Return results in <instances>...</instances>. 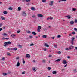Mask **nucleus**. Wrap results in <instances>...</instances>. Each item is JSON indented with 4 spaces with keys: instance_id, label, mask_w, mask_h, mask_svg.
I'll return each mask as SVG.
<instances>
[{
    "instance_id": "f257e3e1",
    "label": "nucleus",
    "mask_w": 77,
    "mask_h": 77,
    "mask_svg": "<svg viewBox=\"0 0 77 77\" xmlns=\"http://www.w3.org/2000/svg\"><path fill=\"white\" fill-rule=\"evenodd\" d=\"M41 29V26H38L37 29V31L38 32H40V30Z\"/></svg>"
},
{
    "instance_id": "f03ea898",
    "label": "nucleus",
    "mask_w": 77,
    "mask_h": 77,
    "mask_svg": "<svg viewBox=\"0 0 77 77\" xmlns=\"http://www.w3.org/2000/svg\"><path fill=\"white\" fill-rule=\"evenodd\" d=\"M26 15V12L24 11L23 12L22 14V16H23V17H25Z\"/></svg>"
},
{
    "instance_id": "7ed1b4c3",
    "label": "nucleus",
    "mask_w": 77,
    "mask_h": 77,
    "mask_svg": "<svg viewBox=\"0 0 77 77\" xmlns=\"http://www.w3.org/2000/svg\"><path fill=\"white\" fill-rule=\"evenodd\" d=\"M37 16L40 18H42V17H43V15L40 14H38Z\"/></svg>"
},
{
    "instance_id": "20e7f679",
    "label": "nucleus",
    "mask_w": 77,
    "mask_h": 77,
    "mask_svg": "<svg viewBox=\"0 0 77 77\" xmlns=\"http://www.w3.org/2000/svg\"><path fill=\"white\" fill-rule=\"evenodd\" d=\"M44 46H45V47H49V45H48L47 44V43H44Z\"/></svg>"
},
{
    "instance_id": "39448f33",
    "label": "nucleus",
    "mask_w": 77,
    "mask_h": 77,
    "mask_svg": "<svg viewBox=\"0 0 77 77\" xmlns=\"http://www.w3.org/2000/svg\"><path fill=\"white\" fill-rule=\"evenodd\" d=\"M26 56L27 58H30V54H27L26 55Z\"/></svg>"
},
{
    "instance_id": "423d86ee",
    "label": "nucleus",
    "mask_w": 77,
    "mask_h": 77,
    "mask_svg": "<svg viewBox=\"0 0 77 77\" xmlns=\"http://www.w3.org/2000/svg\"><path fill=\"white\" fill-rule=\"evenodd\" d=\"M74 24V22L73 21H71L70 22V24L71 25Z\"/></svg>"
},
{
    "instance_id": "0eeeda50",
    "label": "nucleus",
    "mask_w": 77,
    "mask_h": 77,
    "mask_svg": "<svg viewBox=\"0 0 77 77\" xmlns=\"http://www.w3.org/2000/svg\"><path fill=\"white\" fill-rule=\"evenodd\" d=\"M20 62H19V61H18L17 64V66L18 67L20 66Z\"/></svg>"
},
{
    "instance_id": "6e6552de",
    "label": "nucleus",
    "mask_w": 77,
    "mask_h": 77,
    "mask_svg": "<svg viewBox=\"0 0 77 77\" xmlns=\"http://www.w3.org/2000/svg\"><path fill=\"white\" fill-rule=\"evenodd\" d=\"M63 64H66V63H67V62L65 60H63Z\"/></svg>"
},
{
    "instance_id": "1a4fd4ad",
    "label": "nucleus",
    "mask_w": 77,
    "mask_h": 77,
    "mask_svg": "<svg viewBox=\"0 0 77 77\" xmlns=\"http://www.w3.org/2000/svg\"><path fill=\"white\" fill-rule=\"evenodd\" d=\"M31 10H32V11H35L36 10V8L32 7L31 8Z\"/></svg>"
},
{
    "instance_id": "9d476101",
    "label": "nucleus",
    "mask_w": 77,
    "mask_h": 77,
    "mask_svg": "<svg viewBox=\"0 0 77 77\" xmlns=\"http://www.w3.org/2000/svg\"><path fill=\"white\" fill-rule=\"evenodd\" d=\"M6 54L7 56H11V54L9 52H7Z\"/></svg>"
},
{
    "instance_id": "9b49d317",
    "label": "nucleus",
    "mask_w": 77,
    "mask_h": 77,
    "mask_svg": "<svg viewBox=\"0 0 77 77\" xmlns=\"http://www.w3.org/2000/svg\"><path fill=\"white\" fill-rule=\"evenodd\" d=\"M16 36V35L15 34H12L11 35V37H12V38H15Z\"/></svg>"
},
{
    "instance_id": "f8f14e48",
    "label": "nucleus",
    "mask_w": 77,
    "mask_h": 77,
    "mask_svg": "<svg viewBox=\"0 0 77 77\" xmlns=\"http://www.w3.org/2000/svg\"><path fill=\"white\" fill-rule=\"evenodd\" d=\"M74 48V47L73 46H71L69 48L70 49H72L73 48Z\"/></svg>"
},
{
    "instance_id": "ddd939ff",
    "label": "nucleus",
    "mask_w": 77,
    "mask_h": 77,
    "mask_svg": "<svg viewBox=\"0 0 77 77\" xmlns=\"http://www.w3.org/2000/svg\"><path fill=\"white\" fill-rule=\"evenodd\" d=\"M60 60H61L60 59H58L55 60V62H60Z\"/></svg>"
},
{
    "instance_id": "4468645a",
    "label": "nucleus",
    "mask_w": 77,
    "mask_h": 77,
    "mask_svg": "<svg viewBox=\"0 0 77 77\" xmlns=\"http://www.w3.org/2000/svg\"><path fill=\"white\" fill-rule=\"evenodd\" d=\"M52 73L53 74H56V71H53V72H52Z\"/></svg>"
},
{
    "instance_id": "2eb2a0df",
    "label": "nucleus",
    "mask_w": 77,
    "mask_h": 77,
    "mask_svg": "<svg viewBox=\"0 0 77 77\" xmlns=\"http://www.w3.org/2000/svg\"><path fill=\"white\" fill-rule=\"evenodd\" d=\"M53 2L51 1V4H50V6H53Z\"/></svg>"
},
{
    "instance_id": "dca6fc26",
    "label": "nucleus",
    "mask_w": 77,
    "mask_h": 77,
    "mask_svg": "<svg viewBox=\"0 0 77 77\" xmlns=\"http://www.w3.org/2000/svg\"><path fill=\"white\" fill-rule=\"evenodd\" d=\"M3 14L5 15H6L8 14V12L6 11H5L3 12Z\"/></svg>"
},
{
    "instance_id": "f3484780",
    "label": "nucleus",
    "mask_w": 77,
    "mask_h": 77,
    "mask_svg": "<svg viewBox=\"0 0 77 77\" xmlns=\"http://www.w3.org/2000/svg\"><path fill=\"white\" fill-rule=\"evenodd\" d=\"M42 38H47V35H44L42 36Z\"/></svg>"
},
{
    "instance_id": "a211bd4d",
    "label": "nucleus",
    "mask_w": 77,
    "mask_h": 77,
    "mask_svg": "<svg viewBox=\"0 0 77 77\" xmlns=\"http://www.w3.org/2000/svg\"><path fill=\"white\" fill-rule=\"evenodd\" d=\"M66 17L68 18V19H70V18H71V17L69 16V15L68 16H66Z\"/></svg>"
},
{
    "instance_id": "6ab92c4d",
    "label": "nucleus",
    "mask_w": 77,
    "mask_h": 77,
    "mask_svg": "<svg viewBox=\"0 0 77 77\" xmlns=\"http://www.w3.org/2000/svg\"><path fill=\"white\" fill-rule=\"evenodd\" d=\"M8 9L9 10H11V11H12L13 9V8H12L10 7L8 8Z\"/></svg>"
},
{
    "instance_id": "aec40b11",
    "label": "nucleus",
    "mask_w": 77,
    "mask_h": 77,
    "mask_svg": "<svg viewBox=\"0 0 77 77\" xmlns=\"http://www.w3.org/2000/svg\"><path fill=\"white\" fill-rule=\"evenodd\" d=\"M18 11H20V10L21 9V8L20 7H19L18 8Z\"/></svg>"
},
{
    "instance_id": "412c9836",
    "label": "nucleus",
    "mask_w": 77,
    "mask_h": 77,
    "mask_svg": "<svg viewBox=\"0 0 77 77\" xmlns=\"http://www.w3.org/2000/svg\"><path fill=\"white\" fill-rule=\"evenodd\" d=\"M4 44H5L6 45H8V42H5Z\"/></svg>"
},
{
    "instance_id": "4be33fe9",
    "label": "nucleus",
    "mask_w": 77,
    "mask_h": 77,
    "mask_svg": "<svg viewBox=\"0 0 77 77\" xmlns=\"http://www.w3.org/2000/svg\"><path fill=\"white\" fill-rule=\"evenodd\" d=\"M17 49H18V48H14L13 49V50H17Z\"/></svg>"
},
{
    "instance_id": "5701e85b",
    "label": "nucleus",
    "mask_w": 77,
    "mask_h": 77,
    "mask_svg": "<svg viewBox=\"0 0 77 77\" xmlns=\"http://www.w3.org/2000/svg\"><path fill=\"white\" fill-rule=\"evenodd\" d=\"M1 18L2 20H5V17H4L3 16L1 17Z\"/></svg>"
},
{
    "instance_id": "b1692460",
    "label": "nucleus",
    "mask_w": 77,
    "mask_h": 77,
    "mask_svg": "<svg viewBox=\"0 0 77 77\" xmlns=\"http://www.w3.org/2000/svg\"><path fill=\"white\" fill-rule=\"evenodd\" d=\"M76 8H73L72 9V11H75L76 10Z\"/></svg>"
},
{
    "instance_id": "393cba45",
    "label": "nucleus",
    "mask_w": 77,
    "mask_h": 77,
    "mask_svg": "<svg viewBox=\"0 0 77 77\" xmlns=\"http://www.w3.org/2000/svg\"><path fill=\"white\" fill-rule=\"evenodd\" d=\"M32 33L33 35H36V33L35 32H32Z\"/></svg>"
},
{
    "instance_id": "a878e982",
    "label": "nucleus",
    "mask_w": 77,
    "mask_h": 77,
    "mask_svg": "<svg viewBox=\"0 0 77 77\" xmlns=\"http://www.w3.org/2000/svg\"><path fill=\"white\" fill-rule=\"evenodd\" d=\"M8 44L9 45H10V44H12V42H10V41H8Z\"/></svg>"
},
{
    "instance_id": "bb28decb",
    "label": "nucleus",
    "mask_w": 77,
    "mask_h": 77,
    "mask_svg": "<svg viewBox=\"0 0 77 77\" xmlns=\"http://www.w3.org/2000/svg\"><path fill=\"white\" fill-rule=\"evenodd\" d=\"M46 61L45 60H42V62H43V63H45Z\"/></svg>"
},
{
    "instance_id": "cd10ccee",
    "label": "nucleus",
    "mask_w": 77,
    "mask_h": 77,
    "mask_svg": "<svg viewBox=\"0 0 77 77\" xmlns=\"http://www.w3.org/2000/svg\"><path fill=\"white\" fill-rule=\"evenodd\" d=\"M75 39V38L72 37V41H74V40Z\"/></svg>"
},
{
    "instance_id": "c85d7f7f",
    "label": "nucleus",
    "mask_w": 77,
    "mask_h": 77,
    "mask_svg": "<svg viewBox=\"0 0 77 77\" xmlns=\"http://www.w3.org/2000/svg\"><path fill=\"white\" fill-rule=\"evenodd\" d=\"M29 38L30 39H31V38H32L33 37V35H30L29 36Z\"/></svg>"
},
{
    "instance_id": "c756f323",
    "label": "nucleus",
    "mask_w": 77,
    "mask_h": 77,
    "mask_svg": "<svg viewBox=\"0 0 77 77\" xmlns=\"http://www.w3.org/2000/svg\"><path fill=\"white\" fill-rule=\"evenodd\" d=\"M50 18H52V17L50 16L48 18H47V20H49V19H50Z\"/></svg>"
},
{
    "instance_id": "7c9ffc66",
    "label": "nucleus",
    "mask_w": 77,
    "mask_h": 77,
    "mask_svg": "<svg viewBox=\"0 0 77 77\" xmlns=\"http://www.w3.org/2000/svg\"><path fill=\"white\" fill-rule=\"evenodd\" d=\"M72 34L73 35H75V32L74 31L72 32Z\"/></svg>"
},
{
    "instance_id": "2f4dec72",
    "label": "nucleus",
    "mask_w": 77,
    "mask_h": 77,
    "mask_svg": "<svg viewBox=\"0 0 77 77\" xmlns=\"http://www.w3.org/2000/svg\"><path fill=\"white\" fill-rule=\"evenodd\" d=\"M70 48H66L65 49V50H69Z\"/></svg>"
},
{
    "instance_id": "473e14b6",
    "label": "nucleus",
    "mask_w": 77,
    "mask_h": 77,
    "mask_svg": "<svg viewBox=\"0 0 77 77\" xmlns=\"http://www.w3.org/2000/svg\"><path fill=\"white\" fill-rule=\"evenodd\" d=\"M71 43L72 45H73V44H74V41H71Z\"/></svg>"
},
{
    "instance_id": "72a5a7b5",
    "label": "nucleus",
    "mask_w": 77,
    "mask_h": 77,
    "mask_svg": "<svg viewBox=\"0 0 77 77\" xmlns=\"http://www.w3.org/2000/svg\"><path fill=\"white\" fill-rule=\"evenodd\" d=\"M60 37H61V35H58L57 36V38H60Z\"/></svg>"
},
{
    "instance_id": "f704fd0d",
    "label": "nucleus",
    "mask_w": 77,
    "mask_h": 77,
    "mask_svg": "<svg viewBox=\"0 0 77 77\" xmlns=\"http://www.w3.org/2000/svg\"><path fill=\"white\" fill-rule=\"evenodd\" d=\"M54 45V47L56 48H57V45Z\"/></svg>"
},
{
    "instance_id": "c9c22d12",
    "label": "nucleus",
    "mask_w": 77,
    "mask_h": 77,
    "mask_svg": "<svg viewBox=\"0 0 77 77\" xmlns=\"http://www.w3.org/2000/svg\"><path fill=\"white\" fill-rule=\"evenodd\" d=\"M35 69V68H33V70L35 72V71H36V69Z\"/></svg>"
},
{
    "instance_id": "e433bc0d",
    "label": "nucleus",
    "mask_w": 77,
    "mask_h": 77,
    "mask_svg": "<svg viewBox=\"0 0 77 77\" xmlns=\"http://www.w3.org/2000/svg\"><path fill=\"white\" fill-rule=\"evenodd\" d=\"M22 74H26V72H25V71L22 72Z\"/></svg>"
},
{
    "instance_id": "4c0bfd02",
    "label": "nucleus",
    "mask_w": 77,
    "mask_h": 77,
    "mask_svg": "<svg viewBox=\"0 0 77 77\" xmlns=\"http://www.w3.org/2000/svg\"><path fill=\"white\" fill-rule=\"evenodd\" d=\"M46 1H47V0H42V2H43V3L45 2Z\"/></svg>"
},
{
    "instance_id": "58836bf2",
    "label": "nucleus",
    "mask_w": 77,
    "mask_h": 77,
    "mask_svg": "<svg viewBox=\"0 0 77 77\" xmlns=\"http://www.w3.org/2000/svg\"><path fill=\"white\" fill-rule=\"evenodd\" d=\"M74 30H75V31H76V32H77V29L75 28L74 29Z\"/></svg>"
},
{
    "instance_id": "ea45409f",
    "label": "nucleus",
    "mask_w": 77,
    "mask_h": 77,
    "mask_svg": "<svg viewBox=\"0 0 77 77\" xmlns=\"http://www.w3.org/2000/svg\"><path fill=\"white\" fill-rule=\"evenodd\" d=\"M30 46H33L34 45V44L33 43H32L30 44Z\"/></svg>"
},
{
    "instance_id": "a19ab883",
    "label": "nucleus",
    "mask_w": 77,
    "mask_h": 77,
    "mask_svg": "<svg viewBox=\"0 0 77 77\" xmlns=\"http://www.w3.org/2000/svg\"><path fill=\"white\" fill-rule=\"evenodd\" d=\"M2 60L4 61L5 60V58L4 57H3L2 58Z\"/></svg>"
},
{
    "instance_id": "79ce46f5",
    "label": "nucleus",
    "mask_w": 77,
    "mask_h": 77,
    "mask_svg": "<svg viewBox=\"0 0 77 77\" xmlns=\"http://www.w3.org/2000/svg\"><path fill=\"white\" fill-rule=\"evenodd\" d=\"M25 1H26L27 2H30V0H25Z\"/></svg>"
},
{
    "instance_id": "37998d69",
    "label": "nucleus",
    "mask_w": 77,
    "mask_h": 77,
    "mask_svg": "<svg viewBox=\"0 0 77 77\" xmlns=\"http://www.w3.org/2000/svg\"><path fill=\"white\" fill-rule=\"evenodd\" d=\"M19 47L20 48H21L22 47V46H21V45H18Z\"/></svg>"
},
{
    "instance_id": "c03bdc74",
    "label": "nucleus",
    "mask_w": 77,
    "mask_h": 77,
    "mask_svg": "<svg viewBox=\"0 0 77 77\" xmlns=\"http://www.w3.org/2000/svg\"><path fill=\"white\" fill-rule=\"evenodd\" d=\"M3 35H4V36H8V35H7L5 33H4Z\"/></svg>"
},
{
    "instance_id": "a18cd8bd",
    "label": "nucleus",
    "mask_w": 77,
    "mask_h": 77,
    "mask_svg": "<svg viewBox=\"0 0 77 77\" xmlns=\"http://www.w3.org/2000/svg\"><path fill=\"white\" fill-rule=\"evenodd\" d=\"M3 75H7V74H6V73H3Z\"/></svg>"
},
{
    "instance_id": "49530a36",
    "label": "nucleus",
    "mask_w": 77,
    "mask_h": 77,
    "mask_svg": "<svg viewBox=\"0 0 77 77\" xmlns=\"http://www.w3.org/2000/svg\"><path fill=\"white\" fill-rule=\"evenodd\" d=\"M48 70H50V69H51V67H48Z\"/></svg>"
},
{
    "instance_id": "de8ad7c7",
    "label": "nucleus",
    "mask_w": 77,
    "mask_h": 77,
    "mask_svg": "<svg viewBox=\"0 0 77 77\" xmlns=\"http://www.w3.org/2000/svg\"><path fill=\"white\" fill-rule=\"evenodd\" d=\"M74 72H77V70H76V69H75L74 70H73Z\"/></svg>"
},
{
    "instance_id": "09e8293b",
    "label": "nucleus",
    "mask_w": 77,
    "mask_h": 77,
    "mask_svg": "<svg viewBox=\"0 0 77 77\" xmlns=\"http://www.w3.org/2000/svg\"><path fill=\"white\" fill-rule=\"evenodd\" d=\"M8 74H12V72H11L9 71L8 72Z\"/></svg>"
},
{
    "instance_id": "8fccbe9b",
    "label": "nucleus",
    "mask_w": 77,
    "mask_h": 77,
    "mask_svg": "<svg viewBox=\"0 0 77 77\" xmlns=\"http://www.w3.org/2000/svg\"><path fill=\"white\" fill-rule=\"evenodd\" d=\"M75 23H77V19H75Z\"/></svg>"
},
{
    "instance_id": "3c124183",
    "label": "nucleus",
    "mask_w": 77,
    "mask_h": 77,
    "mask_svg": "<svg viewBox=\"0 0 77 77\" xmlns=\"http://www.w3.org/2000/svg\"><path fill=\"white\" fill-rule=\"evenodd\" d=\"M26 63V61H24V60H23V64H24V63Z\"/></svg>"
},
{
    "instance_id": "603ef678",
    "label": "nucleus",
    "mask_w": 77,
    "mask_h": 77,
    "mask_svg": "<svg viewBox=\"0 0 77 77\" xmlns=\"http://www.w3.org/2000/svg\"><path fill=\"white\" fill-rule=\"evenodd\" d=\"M32 18H35V15H33L32 16Z\"/></svg>"
},
{
    "instance_id": "864d4df0",
    "label": "nucleus",
    "mask_w": 77,
    "mask_h": 77,
    "mask_svg": "<svg viewBox=\"0 0 77 77\" xmlns=\"http://www.w3.org/2000/svg\"><path fill=\"white\" fill-rule=\"evenodd\" d=\"M2 25H3V24H2V23H0V27L1 26H2Z\"/></svg>"
},
{
    "instance_id": "5fc2aeb1",
    "label": "nucleus",
    "mask_w": 77,
    "mask_h": 77,
    "mask_svg": "<svg viewBox=\"0 0 77 77\" xmlns=\"http://www.w3.org/2000/svg\"><path fill=\"white\" fill-rule=\"evenodd\" d=\"M8 50H13V49L12 48H8Z\"/></svg>"
},
{
    "instance_id": "6e6d98bb",
    "label": "nucleus",
    "mask_w": 77,
    "mask_h": 77,
    "mask_svg": "<svg viewBox=\"0 0 77 77\" xmlns=\"http://www.w3.org/2000/svg\"><path fill=\"white\" fill-rule=\"evenodd\" d=\"M44 51H47V49L46 48L44 49H43Z\"/></svg>"
},
{
    "instance_id": "4d7b16f0",
    "label": "nucleus",
    "mask_w": 77,
    "mask_h": 77,
    "mask_svg": "<svg viewBox=\"0 0 77 77\" xmlns=\"http://www.w3.org/2000/svg\"><path fill=\"white\" fill-rule=\"evenodd\" d=\"M27 33H30V31H28Z\"/></svg>"
},
{
    "instance_id": "13d9d810",
    "label": "nucleus",
    "mask_w": 77,
    "mask_h": 77,
    "mask_svg": "<svg viewBox=\"0 0 77 77\" xmlns=\"http://www.w3.org/2000/svg\"><path fill=\"white\" fill-rule=\"evenodd\" d=\"M67 58H68V59H70V58H71V57H70V56H68L67 57Z\"/></svg>"
},
{
    "instance_id": "bf43d9fd",
    "label": "nucleus",
    "mask_w": 77,
    "mask_h": 77,
    "mask_svg": "<svg viewBox=\"0 0 77 77\" xmlns=\"http://www.w3.org/2000/svg\"><path fill=\"white\" fill-rule=\"evenodd\" d=\"M53 17H52V18H51H51H50V20H53Z\"/></svg>"
},
{
    "instance_id": "052dcab7",
    "label": "nucleus",
    "mask_w": 77,
    "mask_h": 77,
    "mask_svg": "<svg viewBox=\"0 0 77 77\" xmlns=\"http://www.w3.org/2000/svg\"><path fill=\"white\" fill-rule=\"evenodd\" d=\"M20 32V31H18L17 32V33H19Z\"/></svg>"
},
{
    "instance_id": "680f3d73",
    "label": "nucleus",
    "mask_w": 77,
    "mask_h": 77,
    "mask_svg": "<svg viewBox=\"0 0 77 77\" xmlns=\"http://www.w3.org/2000/svg\"><path fill=\"white\" fill-rule=\"evenodd\" d=\"M2 30H3V29H2V28H0V31H2Z\"/></svg>"
},
{
    "instance_id": "e2e57ef3",
    "label": "nucleus",
    "mask_w": 77,
    "mask_h": 77,
    "mask_svg": "<svg viewBox=\"0 0 77 77\" xmlns=\"http://www.w3.org/2000/svg\"><path fill=\"white\" fill-rule=\"evenodd\" d=\"M60 1H63L64 2H65L66 0H60Z\"/></svg>"
},
{
    "instance_id": "0e129e2a",
    "label": "nucleus",
    "mask_w": 77,
    "mask_h": 77,
    "mask_svg": "<svg viewBox=\"0 0 77 77\" xmlns=\"http://www.w3.org/2000/svg\"><path fill=\"white\" fill-rule=\"evenodd\" d=\"M44 31H45L47 30V29H46L45 28H44Z\"/></svg>"
},
{
    "instance_id": "69168bd1",
    "label": "nucleus",
    "mask_w": 77,
    "mask_h": 77,
    "mask_svg": "<svg viewBox=\"0 0 77 77\" xmlns=\"http://www.w3.org/2000/svg\"><path fill=\"white\" fill-rule=\"evenodd\" d=\"M19 57H17L16 58V59H19Z\"/></svg>"
},
{
    "instance_id": "338daca9",
    "label": "nucleus",
    "mask_w": 77,
    "mask_h": 77,
    "mask_svg": "<svg viewBox=\"0 0 77 77\" xmlns=\"http://www.w3.org/2000/svg\"><path fill=\"white\" fill-rule=\"evenodd\" d=\"M67 66V64H66L64 66V67H66Z\"/></svg>"
},
{
    "instance_id": "774afa93",
    "label": "nucleus",
    "mask_w": 77,
    "mask_h": 77,
    "mask_svg": "<svg viewBox=\"0 0 77 77\" xmlns=\"http://www.w3.org/2000/svg\"><path fill=\"white\" fill-rule=\"evenodd\" d=\"M75 50H77V47H75Z\"/></svg>"
}]
</instances>
